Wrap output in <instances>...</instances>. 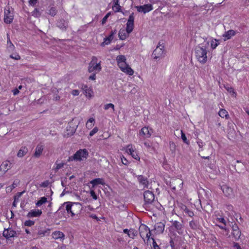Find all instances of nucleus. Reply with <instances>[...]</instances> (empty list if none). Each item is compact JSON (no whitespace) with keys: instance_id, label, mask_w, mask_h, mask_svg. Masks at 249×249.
<instances>
[{"instance_id":"774afa93","label":"nucleus","mask_w":249,"mask_h":249,"mask_svg":"<svg viewBox=\"0 0 249 249\" xmlns=\"http://www.w3.org/2000/svg\"><path fill=\"white\" fill-rule=\"evenodd\" d=\"M233 248L234 249H241L240 246L237 243H234Z\"/></svg>"},{"instance_id":"2eb2a0df","label":"nucleus","mask_w":249,"mask_h":249,"mask_svg":"<svg viewBox=\"0 0 249 249\" xmlns=\"http://www.w3.org/2000/svg\"><path fill=\"white\" fill-rule=\"evenodd\" d=\"M170 182V187L173 190H176L177 187L178 189L182 188L183 182L179 179H173Z\"/></svg>"},{"instance_id":"a18cd8bd","label":"nucleus","mask_w":249,"mask_h":249,"mask_svg":"<svg viewBox=\"0 0 249 249\" xmlns=\"http://www.w3.org/2000/svg\"><path fill=\"white\" fill-rule=\"evenodd\" d=\"M169 148L171 151L172 152V153H175L176 150V145L174 142H170Z\"/></svg>"},{"instance_id":"20e7f679","label":"nucleus","mask_w":249,"mask_h":249,"mask_svg":"<svg viewBox=\"0 0 249 249\" xmlns=\"http://www.w3.org/2000/svg\"><path fill=\"white\" fill-rule=\"evenodd\" d=\"M139 233L141 237L144 239L147 238V240L150 239L151 231L150 229L145 225L142 224L139 228Z\"/></svg>"},{"instance_id":"c756f323","label":"nucleus","mask_w":249,"mask_h":249,"mask_svg":"<svg viewBox=\"0 0 249 249\" xmlns=\"http://www.w3.org/2000/svg\"><path fill=\"white\" fill-rule=\"evenodd\" d=\"M113 5L112 6V10L115 12H119L121 10V6L119 4V0H113Z\"/></svg>"},{"instance_id":"f8f14e48","label":"nucleus","mask_w":249,"mask_h":249,"mask_svg":"<svg viewBox=\"0 0 249 249\" xmlns=\"http://www.w3.org/2000/svg\"><path fill=\"white\" fill-rule=\"evenodd\" d=\"M136 9L139 12L146 13L151 11L153 9V7L151 4H146L143 5L137 6Z\"/></svg>"},{"instance_id":"473e14b6","label":"nucleus","mask_w":249,"mask_h":249,"mask_svg":"<svg viewBox=\"0 0 249 249\" xmlns=\"http://www.w3.org/2000/svg\"><path fill=\"white\" fill-rule=\"evenodd\" d=\"M182 209L183 210L184 213L187 214L189 216L193 217L194 215L193 212L189 210L186 206H183L182 207Z\"/></svg>"},{"instance_id":"680f3d73","label":"nucleus","mask_w":249,"mask_h":249,"mask_svg":"<svg viewBox=\"0 0 249 249\" xmlns=\"http://www.w3.org/2000/svg\"><path fill=\"white\" fill-rule=\"evenodd\" d=\"M17 186V183L15 181L13 183V184L8 188H10V191H12L13 189L16 188Z\"/></svg>"},{"instance_id":"338daca9","label":"nucleus","mask_w":249,"mask_h":249,"mask_svg":"<svg viewBox=\"0 0 249 249\" xmlns=\"http://www.w3.org/2000/svg\"><path fill=\"white\" fill-rule=\"evenodd\" d=\"M96 78V73H93L89 77V79L94 80Z\"/></svg>"},{"instance_id":"4c0bfd02","label":"nucleus","mask_w":249,"mask_h":249,"mask_svg":"<svg viewBox=\"0 0 249 249\" xmlns=\"http://www.w3.org/2000/svg\"><path fill=\"white\" fill-rule=\"evenodd\" d=\"M219 44V41L216 39H213L211 41V46L212 49H215Z\"/></svg>"},{"instance_id":"49530a36","label":"nucleus","mask_w":249,"mask_h":249,"mask_svg":"<svg viewBox=\"0 0 249 249\" xmlns=\"http://www.w3.org/2000/svg\"><path fill=\"white\" fill-rule=\"evenodd\" d=\"M10 57L14 60H19L20 59V56L17 53H12L10 55Z\"/></svg>"},{"instance_id":"69168bd1","label":"nucleus","mask_w":249,"mask_h":249,"mask_svg":"<svg viewBox=\"0 0 249 249\" xmlns=\"http://www.w3.org/2000/svg\"><path fill=\"white\" fill-rule=\"evenodd\" d=\"M232 231L239 230L238 225L235 223L232 225Z\"/></svg>"},{"instance_id":"6e6d98bb","label":"nucleus","mask_w":249,"mask_h":249,"mask_svg":"<svg viewBox=\"0 0 249 249\" xmlns=\"http://www.w3.org/2000/svg\"><path fill=\"white\" fill-rule=\"evenodd\" d=\"M98 128L97 127H94L89 133V136L90 137L92 136L95 133H96L98 131Z\"/></svg>"},{"instance_id":"0e129e2a","label":"nucleus","mask_w":249,"mask_h":249,"mask_svg":"<svg viewBox=\"0 0 249 249\" xmlns=\"http://www.w3.org/2000/svg\"><path fill=\"white\" fill-rule=\"evenodd\" d=\"M218 220L223 224V225H226V220H225V219L223 217H220V218H218Z\"/></svg>"},{"instance_id":"09e8293b","label":"nucleus","mask_w":249,"mask_h":249,"mask_svg":"<svg viewBox=\"0 0 249 249\" xmlns=\"http://www.w3.org/2000/svg\"><path fill=\"white\" fill-rule=\"evenodd\" d=\"M34 224H35V221L31 220H26L24 222V225L26 226H30H30L34 225Z\"/></svg>"},{"instance_id":"dca6fc26","label":"nucleus","mask_w":249,"mask_h":249,"mask_svg":"<svg viewBox=\"0 0 249 249\" xmlns=\"http://www.w3.org/2000/svg\"><path fill=\"white\" fill-rule=\"evenodd\" d=\"M221 189L225 196L229 197L233 196V191L231 188L226 185H224L221 187Z\"/></svg>"},{"instance_id":"cd10ccee","label":"nucleus","mask_w":249,"mask_h":249,"mask_svg":"<svg viewBox=\"0 0 249 249\" xmlns=\"http://www.w3.org/2000/svg\"><path fill=\"white\" fill-rule=\"evenodd\" d=\"M90 183L92 184V187H94L95 186L98 184H105V182L103 178H97L90 181Z\"/></svg>"},{"instance_id":"c03bdc74","label":"nucleus","mask_w":249,"mask_h":249,"mask_svg":"<svg viewBox=\"0 0 249 249\" xmlns=\"http://www.w3.org/2000/svg\"><path fill=\"white\" fill-rule=\"evenodd\" d=\"M138 235V231L136 230H132L128 233V236L131 238H134V237Z\"/></svg>"},{"instance_id":"37998d69","label":"nucleus","mask_w":249,"mask_h":249,"mask_svg":"<svg viewBox=\"0 0 249 249\" xmlns=\"http://www.w3.org/2000/svg\"><path fill=\"white\" fill-rule=\"evenodd\" d=\"M32 15L33 16L36 18H38L41 15V12L39 11V10L36 8L32 12Z\"/></svg>"},{"instance_id":"5fc2aeb1","label":"nucleus","mask_w":249,"mask_h":249,"mask_svg":"<svg viewBox=\"0 0 249 249\" xmlns=\"http://www.w3.org/2000/svg\"><path fill=\"white\" fill-rule=\"evenodd\" d=\"M110 15V12L108 13L103 18L102 20V24L104 25L107 21V19L109 17V16Z\"/></svg>"},{"instance_id":"1a4fd4ad","label":"nucleus","mask_w":249,"mask_h":249,"mask_svg":"<svg viewBox=\"0 0 249 249\" xmlns=\"http://www.w3.org/2000/svg\"><path fill=\"white\" fill-rule=\"evenodd\" d=\"M3 236L7 239L11 237H18V234L11 228L5 229L3 232Z\"/></svg>"},{"instance_id":"4468645a","label":"nucleus","mask_w":249,"mask_h":249,"mask_svg":"<svg viewBox=\"0 0 249 249\" xmlns=\"http://www.w3.org/2000/svg\"><path fill=\"white\" fill-rule=\"evenodd\" d=\"M116 34V31L115 30L111 31L110 35L104 39V41L102 43L101 45L104 46L107 45L111 43V41L114 38V36Z\"/></svg>"},{"instance_id":"7c9ffc66","label":"nucleus","mask_w":249,"mask_h":249,"mask_svg":"<svg viewBox=\"0 0 249 249\" xmlns=\"http://www.w3.org/2000/svg\"><path fill=\"white\" fill-rule=\"evenodd\" d=\"M28 150L26 147H22L18 151L17 156L19 158L23 157L28 152Z\"/></svg>"},{"instance_id":"0eeeda50","label":"nucleus","mask_w":249,"mask_h":249,"mask_svg":"<svg viewBox=\"0 0 249 249\" xmlns=\"http://www.w3.org/2000/svg\"><path fill=\"white\" fill-rule=\"evenodd\" d=\"M143 197L145 202L144 205L151 204L155 199L154 194L152 192L148 190L144 192Z\"/></svg>"},{"instance_id":"e433bc0d","label":"nucleus","mask_w":249,"mask_h":249,"mask_svg":"<svg viewBox=\"0 0 249 249\" xmlns=\"http://www.w3.org/2000/svg\"><path fill=\"white\" fill-rule=\"evenodd\" d=\"M47 201V198L45 197H41L40 199L36 203V205L37 207L41 206Z\"/></svg>"},{"instance_id":"393cba45","label":"nucleus","mask_w":249,"mask_h":249,"mask_svg":"<svg viewBox=\"0 0 249 249\" xmlns=\"http://www.w3.org/2000/svg\"><path fill=\"white\" fill-rule=\"evenodd\" d=\"M235 32L234 30H230L225 32L224 34L223 35V39L226 41L230 39L232 36L235 35Z\"/></svg>"},{"instance_id":"4be33fe9","label":"nucleus","mask_w":249,"mask_h":249,"mask_svg":"<svg viewBox=\"0 0 249 249\" xmlns=\"http://www.w3.org/2000/svg\"><path fill=\"white\" fill-rule=\"evenodd\" d=\"M129 34L130 33L128 32V31H127L126 29H121L120 30L118 33L119 37L121 40H125L127 37H128Z\"/></svg>"},{"instance_id":"bb28decb","label":"nucleus","mask_w":249,"mask_h":249,"mask_svg":"<svg viewBox=\"0 0 249 249\" xmlns=\"http://www.w3.org/2000/svg\"><path fill=\"white\" fill-rule=\"evenodd\" d=\"M43 149L44 148L43 145L38 144L36 148V150L35 153L34 154V156L36 158L39 157L43 151Z\"/></svg>"},{"instance_id":"c85d7f7f","label":"nucleus","mask_w":249,"mask_h":249,"mask_svg":"<svg viewBox=\"0 0 249 249\" xmlns=\"http://www.w3.org/2000/svg\"><path fill=\"white\" fill-rule=\"evenodd\" d=\"M154 229L159 233H161L163 232L164 230V225L161 222L157 223Z\"/></svg>"},{"instance_id":"e2e57ef3","label":"nucleus","mask_w":249,"mask_h":249,"mask_svg":"<svg viewBox=\"0 0 249 249\" xmlns=\"http://www.w3.org/2000/svg\"><path fill=\"white\" fill-rule=\"evenodd\" d=\"M37 0H29V3L30 5L34 6L37 2Z\"/></svg>"},{"instance_id":"864d4df0","label":"nucleus","mask_w":249,"mask_h":249,"mask_svg":"<svg viewBox=\"0 0 249 249\" xmlns=\"http://www.w3.org/2000/svg\"><path fill=\"white\" fill-rule=\"evenodd\" d=\"M151 239L153 240V249H160V248L159 246L157 245V243L156 242L155 239L153 238H151Z\"/></svg>"},{"instance_id":"6ab92c4d","label":"nucleus","mask_w":249,"mask_h":249,"mask_svg":"<svg viewBox=\"0 0 249 249\" xmlns=\"http://www.w3.org/2000/svg\"><path fill=\"white\" fill-rule=\"evenodd\" d=\"M137 179L139 183L143 185L144 188H148L149 181L147 178L142 175H139L137 176Z\"/></svg>"},{"instance_id":"f257e3e1","label":"nucleus","mask_w":249,"mask_h":249,"mask_svg":"<svg viewBox=\"0 0 249 249\" xmlns=\"http://www.w3.org/2000/svg\"><path fill=\"white\" fill-rule=\"evenodd\" d=\"M209 45L207 41H204L200 45L196 48V56L199 62H206L207 60V48Z\"/></svg>"},{"instance_id":"79ce46f5","label":"nucleus","mask_w":249,"mask_h":249,"mask_svg":"<svg viewBox=\"0 0 249 249\" xmlns=\"http://www.w3.org/2000/svg\"><path fill=\"white\" fill-rule=\"evenodd\" d=\"M189 226L192 229H194V230L197 229L198 227L197 222L194 220H192V221H190Z\"/></svg>"},{"instance_id":"a19ab883","label":"nucleus","mask_w":249,"mask_h":249,"mask_svg":"<svg viewBox=\"0 0 249 249\" xmlns=\"http://www.w3.org/2000/svg\"><path fill=\"white\" fill-rule=\"evenodd\" d=\"M57 13V10L55 7H51L47 12L48 14L51 15V16H54Z\"/></svg>"},{"instance_id":"4d7b16f0","label":"nucleus","mask_w":249,"mask_h":249,"mask_svg":"<svg viewBox=\"0 0 249 249\" xmlns=\"http://www.w3.org/2000/svg\"><path fill=\"white\" fill-rule=\"evenodd\" d=\"M49 184V180H46L44 182H43L40 185V186L41 187H47Z\"/></svg>"},{"instance_id":"39448f33","label":"nucleus","mask_w":249,"mask_h":249,"mask_svg":"<svg viewBox=\"0 0 249 249\" xmlns=\"http://www.w3.org/2000/svg\"><path fill=\"white\" fill-rule=\"evenodd\" d=\"M120 70L126 74L131 76L134 73L133 70L128 65L127 63H117Z\"/></svg>"},{"instance_id":"7ed1b4c3","label":"nucleus","mask_w":249,"mask_h":249,"mask_svg":"<svg viewBox=\"0 0 249 249\" xmlns=\"http://www.w3.org/2000/svg\"><path fill=\"white\" fill-rule=\"evenodd\" d=\"M89 155V153L87 149H83L78 150L73 156L69 157V161L76 160L81 161L84 159H87Z\"/></svg>"},{"instance_id":"f704fd0d","label":"nucleus","mask_w":249,"mask_h":249,"mask_svg":"<svg viewBox=\"0 0 249 249\" xmlns=\"http://www.w3.org/2000/svg\"><path fill=\"white\" fill-rule=\"evenodd\" d=\"M57 26L60 29H65L68 26L67 23L64 20H60L57 23Z\"/></svg>"},{"instance_id":"f3484780","label":"nucleus","mask_w":249,"mask_h":249,"mask_svg":"<svg viewBox=\"0 0 249 249\" xmlns=\"http://www.w3.org/2000/svg\"><path fill=\"white\" fill-rule=\"evenodd\" d=\"M42 213V211L40 210L33 209L28 213L27 217L28 218L38 217L41 215Z\"/></svg>"},{"instance_id":"aec40b11","label":"nucleus","mask_w":249,"mask_h":249,"mask_svg":"<svg viewBox=\"0 0 249 249\" xmlns=\"http://www.w3.org/2000/svg\"><path fill=\"white\" fill-rule=\"evenodd\" d=\"M72 216L78 215L81 209V206L79 203H72Z\"/></svg>"},{"instance_id":"ea45409f","label":"nucleus","mask_w":249,"mask_h":249,"mask_svg":"<svg viewBox=\"0 0 249 249\" xmlns=\"http://www.w3.org/2000/svg\"><path fill=\"white\" fill-rule=\"evenodd\" d=\"M172 225L177 230H179L182 228V224L177 221H174L173 222Z\"/></svg>"},{"instance_id":"603ef678","label":"nucleus","mask_w":249,"mask_h":249,"mask_svg":"<svg viewBox=\"0 0 249 249\" xmlns=\"http://www.w3.org/2000/svg\"><path fill=\"white\" fill-rule=\"evenodd\" d=\"M94 122V119L93 118H90L88 120V121L86 124L87 127L89 128H91L92 127V125H93V124L92 125V124L89 125V123H92Z\"/></svg>"},{"instance_id":"8fccbe9b","label":"nucleus","mask_w":249,"mask_h":249,"mask_svg":"<svg viewBox=\"0 0 249 249\" xmlns=\"http://www.w3.org/2000/svg\"><path fill=\"white\" fill-rule=\"evenodd\" d=\"M181 139L183 141V142L186 143V144H188L189 143V141L187 140V138L185 136V134L182 132V131H181Z\"/></svg>"},{"instance_id":"6e6552de","label":"nucleus","mask_w":249,"mask_h":249,"mask_svg":"<svg viewBox=\"0 0 249 249\" xmlns=\"http://www.w3.org/2000/svg\"><path fill=\"white\" fill-rule=\"evenodd\" d=\"M134 14H131L128 18L127 23L126 24V30L128 32L131 33L134 29Z\"/></svg>"},{"instance_id":"9d476101","label":"nucleus","mask_w":249,"mask_h":249,"mask_svg":"<svg viewBox=\"0 0 249 249\" xmlns=\"http://www.w3.org/2000/svg\"><path fill=\"white\" fill-rule=\"evenodd\" d=\"M50 233V230L48 229H39L37 232H34L33 234V236L34 239H37L38 238L42 237L46 235H48Z\"/></svg>"},{"instance_id":"bf43d9fd","label":"nucleus","mask_w":249,"mask_h":249,"mask_svg":"<svg viewBox=\"0 0 249 249\" xmlns=\"http://www.w3.org/2000/svg\"><path fill=\"white\" fill-rule=\"evenodd\" d=\"M121 160L122 163L125 165H127L129 163L128 161L124 157L121 158Z\"/></svg>"},{"instance_id":"b1692460","label":"nucleus","mask_w":249,"mask_h":249,"mask_svg":"<svg viewBox=\"0 0 249 249\" xmlns=\"http://www.w3.org/2000/svg\"><path fill=\"white\" fill-rule=\"evenodd\" d=\"M81 89L83 90V93L85 94L87 97H90L91 96V93H92V89L88 87V86L82 85Z\"/></svg>"},{"instance_id":"72a5a7b5","label":"nucleus","mask_w":249,"mask_h":249,"mask_svg":"<svg viewBox=\"0 0 249 249\" xmlns=\"http://www.w3.org/2000/svg\"><path fill=\"white\" fill-rule=\"evenodd\" d=\"M66 205V210L68 213H71L72 216V202H67L64 204V205Z\"/></svg>"},{"instance_id":"c9c22d12","label":"nucleus","mask_w":249,"mask_h":249,"mask_svg":"<svg viewBox=\"0 0 249 249\" xmlns=\"http://www.w3.org/2000/svg\"><path fill=\"white\" fill-rule=\"evenodd\" d=\"M218 114L222 118L225 117L226 119L229 118L228 112L224 109H221L218 112Z\"/></svg>"},{"instance_id":"2f4dec72","label":"nucleus","mask_w":249,"mask_h":249,"mask_svg":"<svg viewBox=\"0 0 249 249\" xmlns=\"http://www.w3.org/2000/svg\"><path fill=\"white\" fill-rule=\"evenodd\" d=\"M24 192L25 191H23L22 192H18L14 196V200L12 203L13 207H16L17 202L18 201L19 197H21V196Z\"/></svg>"},{"instance_id":"ddd939ff","label":"nucleus","mask_w":249,"mask_h":249,"mask_svg":"<svg viewBox=\"0 0 249 249\" xmlns=\"http://www.w3.org/2000/svg\"><path fill=\"white\" fill-rule=\"evenodd\" d=\"M152 132L153 131L151 129L144 126L141 129L140 135H142L144 138H148L150 137Z\"/></svg>"},{"instance_id":"f03ea898","label":"nucleus","mask_w":249,"mask_h":249,"mask_svg":"<svg viewBox=\"0 0 249 249\" xmlns=\"http://www.w3.org/2000/svg\"><path fill=\"white\" fill-rule=\"evenodd\" d=\"M164 45L163 42H159L156 48L154 50L152 57L155 60H159L164 54Z\"/></svg>"},{"instance_id":"a211bd4d","label":"nucleus","mask_w":249,"mask_h":249,"mask_svg":"<svg viewBox=\"0 0 249 249\" xmlns=\"http://www.w3.org/2000/svg\"><path fill=\"white\" fill-rule=\"evenodd\" d=\"M126 152L127 153L130 154L134 159L138 160H140L139 156H138L137 151L131 145H128L126 149Z\"/></svg>"},{"instance_id":"3c124183","label":"nucleus","mask_w":249,"mask_h":249,"mask_svg":"<svg viewBox=\"0 0 249 249\" xmlns=\"http://www.w3.org/2000/svg\"><path fill=\"white\" fill-rule=\"evenodd\" d=\"M109 108H111L114 110V105L111 103L107 104L105 105L104 108L105 110H107Z\"/></svg>"},{"instance_id":"de8ad7c7","label":"nucleus","mask_w":249,"mask_h":249,"mask_svg":"<svg viewBox=\"0 0 249 249\" xmlns=\"http://www.w3.org/2000/svg\"><path fill=\"white\" fill-rule=\"evenodd\" d=\"M117 62H125L126 59L124 55H119L116 58Z\"/></svg>"},{"instance_id":"13d9d810","label":"nucleus","mask_w":249,"mask_h":249,"mask_svg":"<svg viewBox=\"0 0 249 249\" xmlns=\"http://www.w3.org/2000/svg\"><path fill=\"white\" fill-rule=\"evenodd\" d=\"M90 194L91 196L94 199L96 200L97 199V196L93 190H91L90 191Z\"/></svg>"},{"instance_id":"5701e85b","label":"nucleus","mask_w":249,"mask_h":249,"mask_svg":"<svg viewBox=\"0 0 249 249\" xmlns=\"http://www.w3.org/2000/svg\"><path fill=\"white\" fill-rule=\"evenodd\" d=\"M7 40L6 44V51L9 53L13 52L15 50V47L14 44L12 43L10 39V37L8 34L7 35Z\"/></svg>"},{"instance_id":"a878e982","label":"nucleus","mask_w":249,"mask_h":249,"mask_svg":"<svg viewBox=\"0 0 249 249\" xmlns=\"http://www.w3.org/2000/svg\"><path fill=\"white\" fill-rule=\"evenodd\" d=\"M53 238L54 239H60L62 240L64 239L65 235L62 232L55 231L52 233Z\"/></svg>"},{"instance_id":"58836bf2","label":"nucleus","mask_w":249,"mask_h":249,"mask_svg":"<svg viewBox=\"0 0 249 249\" xmlns=\"http://www.w3.org/2000/svg\"><path fill=\"white\" fill-rule=\"evenodd\" d=\"M232 233L233 237L235 238V239L236 240L239 239L241 235V232L239 230L232 231Z\"/></svg>"},{"instance_id":"052dcab7","label":"nucleus","mask_w":249,"mask_h":249,"mask_svg":"<svg viewBox=\"0 0 249 249\" xmlns=\"http://www.w3.org/2000/svg\"><path fill=\"white\" fill-rule=\"evenodd\" d=\"M64 166L63 163H57L55 167V171H57L58 169L61 168Z\"/></svg>"},{"instance_id":"412c9836","label":"nucleus","mask_w":249,"mask_h":249,"mask_svg":"<svg viewBox=\"0 0 249 249\" xmlns=\"http://www.w3.org/2000/svg\"><path fill=\"white\" fill-rule=\"evenodd\" d=\"M11 163L9 161H5L0 166V171H2V174H5L11 167Z\"/></svg>"},{"instance_id":"423d86ee","label":"nucleus","mask_w":249,"mask_h":249,"mask_svg":"<svg viewBox=\"0 0 249 249\" xmlns=\"http://www.w3.org/2000/svg\"><path fill=\"white\" fill-rule=\"evenodd\" d=\"M14 15L12 11H11L9 7L6 8L4 10V22L7 24L11 23L13 20Z\"/></svg>"},{"instance_id":"9b49d317","label":"nucleus","mask_w":249,"mask_h":249,"mask_svg":"<svg viewBox=\"0 0 249 249\" xmlns=\"http://www.w3.org/2000/svg\"><path fill=\"white\" fill-rule=\"evenodd\" d=\"M101 63H89L88 71L89 72L97 73L101 70Z\"/></svg>"}]
</instances>
